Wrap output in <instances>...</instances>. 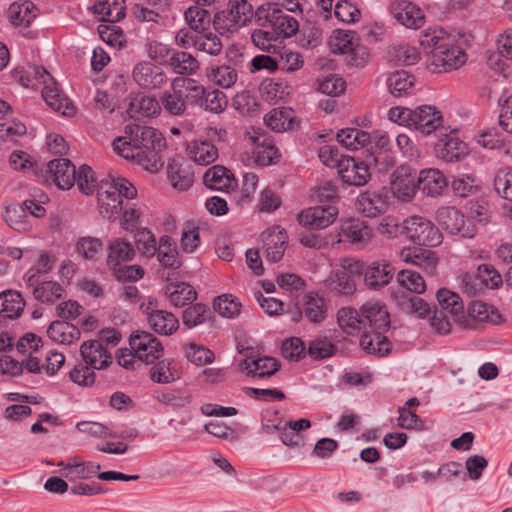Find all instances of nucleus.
Listing matches in <instances>:
<instances>
[{"label": "nucleus", "instance_id": "f257e3e1", "mask_svg": "<svg viewBox=\"0 0 512 512\" xmlns=\"http://www.w3.org/2000/svg\"><path fill=\"white\" fill-rule=\"evenodd\" d=\"M115 152L145 170L155 173L164 165L161 152L166 148V139L156 128L140 123H129L124 134L113 141Z\"/></svg>", "mask_w": 512, "mask_h": 512}, {"label": "nucleus", "instance_id": "f03ea898", "mask_svg": "<svg viewBox=\"0 0 512 512\" xmlns=\"http://www.w3.org/2000/svg\"><path fill=\"white\" fill-rule=\"evenodd\" d=\"M360 308L364 324L360 338L361 348L368 354L386 356L392 348L388 336L385 335L391 327L386 306L378 301H370Z\"/></svg>", "mask_w": 512, "mask_h": 512}, {"label": "nucleus", "instance_id": "7ed1b4c3", "mask_svg": "<svg viewBox=\"0 0 512 512\" xmlns=\"http://www.w3.org/2000/svg\"><path fill=\"white\" fill-rule=\"evenodd\" d=\"M419 44L431 54L434 72L456 70L467 60L465 51L442 29L426 32L420 37Z\"/></svg>", "mask_w": 512, "mask_h": 512}, {"label": "nucleus", "instance_id": "20e7f679", "mask_svg": "<svg viewBox=\"0 0 512 512\" xmlns=\"http://www.w3.org/2000/svg\"><path fill=\"white\" fill-rule=\"evenodd\" d=\"M137 195L136 188L125 178H113L111 182L101 185L97 193L98 208L103 218L115 219L122 212L123 200L133 199Z\"/></svg>", "mask_w": 512, "mask_h": 512}, {"label": "nucleus", "instance_id": "39448f33", "mask_svg": "<svg viewBox=\"0 0 512 512\" xmlns=\"http://www.w3.org/2000/svg\"><path fill=\"white\" fill-rule=\"evenodd\" d=\"M253 18V7L247 0H229L225 9L213 18L214 28L222 35L234 33Z\"/></svg>", "mask_w": 512, "mask_h": 512}, {"label": "nucleus", "instance_id": "423d86ee", "mask_svg": "<svg viewBox=\"0 0 512 512\" xmlns=\"http://www.w3.org/2000/svg\"><path fill=\"white\" fill-rule=\"evenodd\" d=\"M407 237L419 246L436 247L442 243V234L435 224L421 216H411L404 221Z\"/></svg>", "mask_w": 512, "mask_h": 512}, {"label": "nucleus", "instance_id": "0eeeda50", "mask_svg": "<svg viewBox=\"0 0 512 512\" xmlns=\"http://www.w3.org/2000/svg\"><path fill=\"white\" fill-rule=\"evenodd\" d=\"M439 224L450 234L464 238H473L477 232L476 226L470 219L454 207H442L437 211Z\"/></svg>", "mask_w": 512, "mask_h": 512}, {"label": "nucleus", "instance_id": "6e6552de", "mask_svg": "<svg viewBox=\"0 0 512 512\" xmlns=\"http://www.w3.org/2000/svg\"><path fill=\"white\" fill-rule=\"evenodd\" d=\"M130 347L135 351L137 359L146 364L154 363L163 354L161 342L151 333L141 331L130 336Z\"/></svg>", "mask_w": 512, "mask_h": 512}, {"label": "nucleus", "instance_id": "1a4fd4ad", "mask_svg": "<svg viewBox=\"0 0 512 512\" xmlns=\"http://www.w3.org/2000/svg\"><path fill=\"white\" fill-rule=\"evenodd\" d=\"M338 216V209L333 205L315 206L302 210L298 216V223L310 230L325 229L333 224Z\"/></svg>", "mask_w": 512, "mask_h": 512}, {"label": "nucleus", "instance_id": "9d476101", "mask_svg": "<svg viewBox=\"0 0 512 512\" xmlns=\"http://www.w3.org/2000/svg\"><path fill=\"white\" fill-rule=\"evenodd\" d=\"M150 327L160 335H171L179 328L178 318L171 312L158 309L156 303L149 301L144 305Z\"/></svg>", "mask_w": 512, "mask_h": 512}, {"label": "nucleus", "instance_id": "9b49d317", "mask_svg": "<svg viewBox=\"0 0 512 512\" xmlns=\"http://www.w3.org/2000/svg\"><path fill=\"white\" fill-rule=\"evenodd\" d=\"M370 165L371 162L349 156L342 161L338 173L347 185L360 187L366 185L371 178Z\"/></svg>", "mask_w": 512, "mask_h": 512}, {"label": "nucleus", "instance_id": "f8f14e48", "mask_svg": "<svg viewBox=\"0 0 512 512\" xmlns=\"http://www.w3.org/2000/svg\"><path fill=\"white\" fill-rule=\"evenodd\" d=\"M417 182L416 170L409 165H401L392 174L391 186L398 197L410 200L418 190Z\"/></svg>", "mask_w": 512, "mask_h": 512}, {"label": "nucleus", "instance_id": "ddd939ff", "mask_svg": "<svg viewBox=\"0 0 512 512\" xmlns=\"http://www.w3.org/2000/svg\"><path fill=\"white\" fill-rule=\"evenodd\" d=\"M338 242L364 247L372 237L371 228L359 219H346L341 222Z\"/></svg>", "mask_w": 512, "mask_h": 512}, {"label": "nucleus", "instance_id": "4468645a", "mask_svg": "<svg viewBox=\"0 0 512 512\" xmlns=\"http://www.w3.org/2000/svg\"><path fill=\"white\" fill-rule=\"evenodd\" d=\"M132 76L134 81L144 89H157L167 82V76L162 68L149 61L136 64Z\"/></svg>", "mask_w": 512, "mask_h": 512}, {"label": "nucleus", "instance_id": "2eb2a0df", "mask_svg": "<svg viewBox=\"0 0 512 512\" xmlns=\"http://www.w3.org/2000/svg\"><path fill=\"white\" fill-rule=\"evenodd\" d=\"M394 273L395 269L388 260H376L367 265L364 283L371 290H379L391 282Z\"/></svg>", "mask_w": 512, "mask_h": 512}, {"label": "nucleus", "instance_id": "dca6fc26", "mask_svg": "<svg viewBox=\"0 0 512 512\" xmlns=\"http://www.w3.org/2000/svg\"><path fill=\"white\" fill-rule=\"evenodd\" d=\"M46 172L52 181L62 190L70 189L76 181L75 165L66 158H58L47 163Z\"/></svg>", "mask_w": 512, "mask_h": 512}, {"label": "nucleus", "instance_id": "f3484780", "mask_svg": "<svg viewBox=\"0 0 512 512\" xmlns=\"http://www.w3.org/2000/svg\"><path fill=\"white\" fill-rule=\"evenodd\" d=\"M435 153L445 162H458L468 155L469 150L467 144L452 132L445 134L435 145Z\"/></svg>", "mask_w": 512, "mask_h": 512}, {"label": "nucleus", "instance_id": "a211bd4d", "mask_svg": "<svg viewBox=\"0 0 512 512\" xmlns=\"http://www.w3.org/2000/svg\"><path fill=\"white\" fill-rule=\"evenodd\" d=\"M411 128L423 135H429L442 125L441 112L434 106L423 105L412 110Z\"/></svg>", "mask_w": 512, "mask_h": 512}, {"label": "nucleus", "instance_id": "6ab92c4d", "mask_svg": "<svg viewBox=\"0 0 512 512\" xmlns=\"http://www.w3.org/2000/svg\"><path fill=\"white\" fill-rule=\"evenodd\" d=\"M287 234L279 226L267 229L261 234L266 259L278 262L282 259L287 245Z\"/></svg>", "mask_w": 512, "mask_h": 512}, {"label": "nucleus", "instance_id": "aec40b11", "mask_svg": "<svg viewBox=\"0 0 512 512\" xmlns=\"http://www.w3.org/2000/svg\"><path fill=\"white\" fill-rule=\"evenodd\" d=\"M468 316L458 317L456 321L464 328H472L471 320L479 322H490L499 324L502 322V315L493 306L481 301H473L468 307Z\"/></svg>", "mask_w": 512, "mask_h": 512}, {"label": "nucleus", "instance_id": "412c9836", "mask_svg": "<svg viewBox=\"0 0 512 512\" xmlns=\"http://www.w3.org/2000/svg\"><path fill=\"white\" fill-rule=\"evenodd\" d=\"M254 145L252 150L253 162L259 166H268L278 161L280 154L273 140L263 134L249 135Z\"/></svg>", "mask_w": 512, "mask_h": 512}, {"label": "nucleus", "instance_id": "4be33fe9", "mask_svg": "<svg viewBox=\"0 0 512 512\" xmlns=\"http://www.w3.org/2000/svg\"><path fill=\"white\" fill-rule=\"evenodd\" d=\"M392 13L394 18L403 26L410 29L422 27L425 21L423 11L415 4L407 0H399L393 3Z\"/></svg>", "mask_w": 512, "mask_h": 512}, {"label": "nucleus", "instance_id": "5701e85b", "mask_svg": "<svg viewBox=\"0 0 512 512\" xmlns=\"http://www.w3.org/2000/svg\"><path fill=\"white\" fill-rule=\"evenodd\" d=\"M418 190L429 197L442 195L448 186L445 175L438 169L426 168L418 173Z\"/></svg>", "mask_w": 512, "mask_h": 512}, {"label": "nucleus", "instance_id": "b1692460", "mask_svg": "<svg viewBox=\"0 0 512 512\" xmlns=\"http://www.w3.org/2000/svg\"><path fill=\"white\" fill-rule=\"evenodd\" d=\"M80 354L85 364L93 369L101 370L112 363L111 354L98 340L83 342L80 347Z\"/></svg>", "mask_w": 512, "mask_h": 512}, {"label": "nucleus", "instance_id": "393cba45", "mask_svg": "<svg viewBox=\"0 0 512 512\" xmlns=\"http://www.w3.org/2000/svg\"><path fill=\"white\" fill-rule=\"evenodd\" d=\"M387 195L375 191L361 193L356 202L357 210L365 217L374 218L386 212Z\"/></svg>", "mask_w": 512, "mask_h": 512}, {"label": "nucleus", "instance_id": "a878e982", "mask_svg": "<svg viewBox=\"0 0 512 512\" xmlns=\"http://www.w3.org/2000/svg\"><path fill=\"white\" fill-rule=\"evenodd\" d=\"M204 184L212 189L229 193L235 190L238 182L234 175L224 166L215 165L209 168L203 177Z\"/></svg>", "mask_w": 512, "mask_h": 512}, {"label": "nucleus", "instance_id": "bb28decb", "mask_svg": "<svg viewBox=\"0 0 512 512\" xmlns=\"http://www.w3.org/2000/svg\"><path fill=\"white\" fill-rule=\"evenodd\" d=\"M57 465L62 468V475L70 481L89 479L101 469L98 463L80 461L76 457L69 459L67 463L61 461Z\"/></svg>", "mask_w": 512, "mask_h": 512}, {"label": "nucleus", "instance_id": "cd10ccee", "mask_svg": "<svg viewBox=\"0 0 512 512\" xmlns=\"http://www.w3.org/2000/svg\"><path fill=\"white\" fill-rule=\"evenodd\" d=\"M280 364L278 361L269 356L259 357L257 359H243L239 363L241 371L247 373V375L264 378L273 375L278 371Z\"/></svg>", "mask_w": 512, "mask_h": 512}, {"label": "nucleus", "instance_id": "c85d7f7f", "mask_svg": "<svg viewBox=\"0 0 512 512\" xmlns=\"http://www.w3.org/2000/svg\"><path fill=\"white\" fill-rule=\"evenodd\" d=\"M161 110L159 101L151 95L136 94L130 98L127 113L131 118L151 117Z\"/></svg>", "mask_w": 512, "mask_h": 512}, {"label": "nucleus", "instance_id": "c756f323", "mask_svg": "<svg viewBox=\"0 0 512 512\" xmlns=\"http://www.w3.org/2000/svg\"><path fill=\"white\" fill-rule=\"evenodd\" d=\"M3 219L10 228L19 232L29 231L33 226L23 203L7 205L3 213Z\"/></svg>", "mask_w": 512, "mask_h": 512}, {"label": "nucleus", "instance_id": "7c9ffc66", "mask_svg": "<svg viewBox=\"0 0 512 512\" xmlns=\"http://www.w3.org/2000/svg\"><path fill=\"white\" fill-rule=\"evenodd\" d=\"M161 104L164 110L173 116H182L187 110L182 88L177 80H174L170 91H165L161 98Z\"/></svg>", "mask_w": 512, "mask_h": 512}, {"label": "nucleus", "instance_id": "2f4dec72", "mask_svg": "<svg viewBox=\"0 0 512 512\" xmlns=\"http://www.w3.org/2000/svg\"><path fill=\"white\" fill-rule=\"evenodd\" d=\"M135 254L136 251L129 241L116 238L109 243L107 264L115 268L120 266L122 262L132 261Z\"/></svg>", "mask_w": 512, "mask_h": 512}, {"label": "nucleus", "instance_id": "473e14b6", "mask_svg": "<svg viewBox=\"0 0 512 512\" xmlns=\"http://www.w3.org/2000/svg\"><path fill=\"white\" fill-rule=\"evenodd\" d=\"M393 299L396 306L406 314L425 318L430 312L429 304L418 296H412L409 293L402 292L395 294Z\"/></svg>", "mask_w": 512, "mask_h": 512}, {"label": "nucleus", "instance_id": "72a5a7b5", "mask_svg": "<svg viewBox=\"0 0 512 512\" xmlns=\"http://www.w3.org/2000/svg\"><path fill=\"white\" fill-rule=\"evenodd\" d=\"M400 258L406 263L423 267L430 272H433L437 265L434 252L420 247L403 248L400 252Z\"/></svg>", "mask_w": 512, "mask_h": 512}, {"label": "nucleus", "instance_id": "f704fd0d", "mask_svg": "<svg viewBox=\"0 0 512 512\" xmlns=\"http://www.w3.org/2000/svg\"><path fill=\"white\" fill-rule=\"evenodd\" d=\"M165 295L175 307L190 305L197 298L194 287L186 282L168 284L165 288Z\"/></svg>", "mask_w": 512, "mask_h": 512}, {"label": "nucleus", "instance_id": "c9c22d12", "mask_svg": "<svg viewBox=\"0 0 512 512\" xmlns=\"http://www.w3.org/2000/svg\"><path fill=\"white\" fill-rule=\"evenodd\" d=\"M94 14L102 15V20L108 23H115L125 17L124 0H97L92 6Z\"/></svg>", "mask_w": 512, "mask_h": 512}, {"label": "nucleus", "instance_id": "e433bc0d", "mask_svg": "<svg viewBox=\"0 0 512 512\" xmlns=\"http://www.w3.org/2000/svg\"><path fill=\"white\" fill-rule=\"evenodd\" d=\"M47 334L52 341L69 345L77 341L81 333L75 325L67 321L56 320L48 327Z\"/></svg>", "mask_w": 512, "mask_h": 512}, {"label": "nucleus", "instance_id": "4c0bfd02", "mask_svg": "<svg viewBox=\"0 0 512 512\" xmlns=\"http://www.w3.org/2000/svg\"><path fill=\"white\" fill-rule=\"evenodd\" d=\"M282 9L283 5L279 3L265 2L253 12L254 22L258 27L274 30Z\"/></svg>", "mask_w": 512, "mask_h": 512}, {"label": "nucleus", "instance_id": "58836bf2", "mask_svg": "<svg viewBox=\"0 0 512 512\" xmlns=\"http://www.w3.org/2000/svg\"><path fill=\"white\" fill-rule=\"evenodd\" d=\"M167 173L172 186L176 189L187 190L193 184V172L178 159H172L168 162Z\"/></svg>", "mask_w": 512, "mask_h": 512}, {"label": "nucleus", "instance_id": "ea45409f", "mask_svg": "<svg viewBox=\"0 0 512 512\" xmlns=\"http://www.w3.org/2000/svg\"><path fill=\"white\" fill-rule=\"evenodd\" d=\"M187 152L195 163L206 166L218 157V149L208 141H193L187 146Z\"/></svg>", "mask_w": 512, "mask_h": 512}, {"label": "nucleus", "instance_id": "a19ab883", "mask_svg": "<svg viewBox=\"0 0 512 512\" xmlns=\"http://www.w3.org/2000/svg\"><path fill=\"white\" fill-rule=\"evenodd\" d=\"M166 63L176 74L180 75H191L199 69L198 60L185 51H172Z\"/></svg>", "mask_w": 512, "mask_h": 512}, {"label": "nucleus", "instance_id": "79ce46f5", "mask_svg": "<svg viewBox=\"0 0 512 512\" xmlns=\"http://www.w3.org/2000/svg\"><path fill=\"white\" fill-rule=\"evenodd\" d=\"M337 320L340 328L348 335L363 333V320L361 308L343 307L337 313Z\"/></svg>", "mask_w": 512, "mask_h": 512}, {"label": "nucleus", "instance_id": "37998d69", "mask_svg": "<svg viewBox=\"0 0 512 512\" xmlns=\"http://www.w3.org/2000/svg\"><path fill=\"white\" fill-rule=\"evenodd\" d=\"M302 313L311 322L319 323L323 321L326 316V309L323 299L319 297L318 294L316 293H308L304 297L303 311L297 313V315L293 317V320L298 321Z\"/></svg>", "mask_w": 512, "mask_h": 512}, {"label": "nucleus", "instance_id": "c03bdc74", "mask_svg": "<svg viewBox=\"0 0 512 512\" xmlns=\"http://www.w3.org/2000/svg\"><path fill=\"white\" fill-rule=\"evenodd\" d=\"M65 293L63 286L57 281H41L37 285L32 294L35 300L40 303L53 305L57 300L61 299Z\"/></svg>", "mask_w": 512, "mask_h": 512}, {"label": "nucleus", "instance_id": "a18cd8bd", "mask_svg": "<svg viewBox=\"0 0 512 512\" xmlns=\"http://www.w3.org/2000/svg\"><path fill=\"white\" fill-rule=\"evenodd\" d=\"M187 306L182 312V322L189 329L204 324L213 318V311L205 304L192 303Z\"/></svg>", "mask_w": 512, "mask_h": 512}, {"label": "nucleus", "instance_id": "49530a36", "mask_svg": "<svg viewBox=\"0 0 512 512\" xmlns=\"http://www.w3.org/2000/svg\"><path fill=\"white\" fill-rule=\"evenodd\" d=\"M359 41L360 38L356 32L337 29L330 36L328 45L334 54H347Z\"/></svg>", "mask_w": 512, "mask_h": 512}, {"label": "nucleus", "instance_id": "de8ad7c7", "mask_svg": "<svg viewBox=\"0 0 512 512\" xmlns=\"http://www.w3.org/2000/svg\"><path fill=\"white\" fill-rule=\"evenodd\" d=\"M35 6L31 2L13 3L8 9V18L15 27L28 28L36 18Z\"/></svg>", "mask_w": 512, "mask_h": 512}, {"label": "nucleus", "instance_id": "09e8293b", "mask_svg": "<svg viewBox=\"0 0 512 512\" xmlns=\"http://www.w3.org/2000/svg\"><path fill=\"white\" fill-rule=\"evenodd\" d=\"M338 142L350 150H358L371 142V135L358 128H345L337 133Z\"/></svg>", "mask_w": 512, "mask_h": 512}, {"label": "nucleus", "instance_id": "8fccbe9b", "mask_svg": "<svg viewBox=\"0 0 512 512\" xmlns=\"http://www.w3.org/2000/svg\"><path fill=\"white\" fill-rule=\"evenodd\" d=\"M25 302L17 291L6 290L0 293V314L7 318L18 317L23 311Z\"/></svg>", "mask_w": 512, "mask_h": 512}, {"label": "nucleus", "instance_id": "3c124183", "mask_svg": "<svg viewBox=\"0 0 512 512\" xmlns=\"http://www.w3.org/2000/svg\"><path fill=\"white\" fill-rule=\"evenodd\" d=\"M415 78L407 71H397L387 79V86L394 97H402L411 93Z\"/></svg>", "mask_w": 512, "mask_h": 512}, {"label": "nucleus", "instance_id": "603ef678", "mask_svg": "<svg viewBox=\"0 0 512 512\" xmlns=\"http://www.w3.org/2000/svg\"><path fill=\"white\" fill-rule=\"evenodd\" d=\"M264 120L273 131L284 132L293 127V111L287 108H275L266 114Z\"/></svg>", "mask_w": 512, "mask_h": 512}, {"label": "nucleus", "instance_id": "864d4df0", "mask_svg": "<svg viewBox=\"0 0 512 512\" xmlns=\"http://www.w3.org/2000/svg\"><path fill=\"white\" fill-rule=\"evenodd\" d=\"M42 97L54 111L61 112L62 115L71 116L74 114V107L68 102L56 87L46 85L42 90Z\"/></svg>", "mask_w": 512, "mask_h": 512}, {"label": "nucleus", "instance_id": "5fc2aeb1", "mask_svg": "<svg viewBox=\"0 0 512 512\" xmlns=\"http://www.w3.org/2000/svg\"><path fill=\"white\" fill-rule=\"evenodd\" d=\"M197 5L189 7L185 13V21L189 28L200 33L207 31L211 22V15L208 10Z\"/></svg>", "mask_w": 512, "mask_h": 512}, {"label": "nucleus", "instance_id": "6e6d98bb", "mask_svg": "<svg viewBox=\"0 0 512 512\" xmlns=\"http://www.w3.org/2000/svg\"><path fill=\"white\" fill-rule=\"evenodd\" d=\"M251 40L257 48L268 53H276L280 48V46L276 44V42L280 40L279 37L273 30L267 28L259 27L253 30Z\"/></svg>", "mask_w": 512, "mask_h": 512}, {"label": "nucleus", "instance_id": "4d7b16f0", "mask_svg": "<svg viewBox=\"0 0 512 512\" xmlns=\"http://www.w3.org/2000/svg\"><path fill=\"white\" fill-rule=\"evenodd\" d=\"M207 76L216 85L222 88L232 87L238 78L237 71L229 65L211 66Z\"/></svg>", "mask_w": 512, "mask_h": 512}, {"label": "nucleus", "instance_id": "13d9d810", "mask_svg": "<svg viewBox=\"0 0 512 512\" xmlns=\"http://www.w3.org/2000/svg\"><path fill=\"white\" fill-rule=\"evenodd\" d=\"M180 87L182 88L183 96L186 105L203 106V98L205 96L206 88L193 79L187 78L179 80Z\"/></svg>", "mask_w": 512, "mask_h": 512}, {"label": "nucleus", "instance_id": "bf43d9fd", "mask_svg": "<svg viewBox=\"0 0 512 512\" xmlns=\"http://www.w3.org/2000/svg\"><path fill=\"white\" fill-rule=\"evenodd\" d=\"M437 300L441 308L452 315L459 316L464 313V304L458 294L448 289H439L437 291Z\"/></svg>", "mask_w": 512, "mask_h": 512}, {"label": "nucleus", "instance_id": "052dcab7", "mask_svg": "<svg viewBox=\"0 0 512 512\" xmlns=\"http://www.w3.org/2000/svg\"><path fill=\"white\" fill-rule=\"evenodd\" d=\"M102 250L103 242L100 238L85 236L76 243V252L86 260H97Z\"/></svg>", "mask_w": 512, "mask_h": 512}, {"label": "nucleus", "instance_id": "680f3d73", "mask_svg": "<svg viewBox=\"0 0 512 512\" xmlns=\"http://www.w3.org/2000/svg\"><path fill=\"white\" fill-rule=\"evenodd\" d=\"M397 282L399 285L409 292L421 294L426 290V284L420 273L404 269L397 274Z\"/></svg>", "mask_w": 512, "mask_h": 512}, {"label": "nucleus", "instance_id": "e2e57ef3", "mask_svg": "<svg viewBox=\"0 0 512 512\" xmlns=\"http://www.w3.org/2000/svg\"><path fill=\"white\" fill-rule=\"evenodd\" d=\"M227 104V97L222 91L206 88L202 109L218 114L225 110Z\"/></svg>", "mask_w": 512, "mask_h": 512}, {"label": "nucleus", "instance_id": "0e129e2a", "mask_svg": "<svg viewBox=\"0 0 512 512\" xmlns=\"http://www.w3.org/2000/svg\"><path fill=\"white\" fill-rule=\"evenodd\" d=\"M336 351V347L327 338L317 337L310 341L307 354L313 360H322L331 357Z\"/></svg>", "mask_w": 512, "mask_h": 512}, {"label": "nucleus", "instance_id": "69168bd1", "mask_svg": "<svg viewBox=\"0 0 512 512\" xmlns=\"http://www.w3.org/2000/svg\"><path fill=\"white\" fill-rule=\"evenodd\" d=\"M299 31V23L287 10L282 9L281 17L278 18L273 32L279 39L290 38Z\"/></svg>", "mask_w": 512, "mask_h": 512}, {"label": "nucleus", "instance_id": "338daca9", "mask_svg": "<svg viewBox=\"0 0 512 512\" xmlns=\"http://www.w3.org/2000/svg\"><path fill=\"white\" fill-rule=\"evenodd\" d=\"M214 310L225 318H234L240 313L241 304L231 295L217 297L213 303Z\"/></svg>", "mask_w": 512, "mask_h": 512}, {"label": "nucleus", "instance_id": "774afa93", "mask_svg": "<svg viewBox=\"0 0 512 512\" xmlns=\"http://www.w3.org/2000/svg\"><path fill=\"white\" fill-rule=\"evenodd\" d=\"M494 188L498 195L512 202V168H503L497 172Z\"/></svg>", "mask_w": 512, "mask_h": 512}]
</instances>
